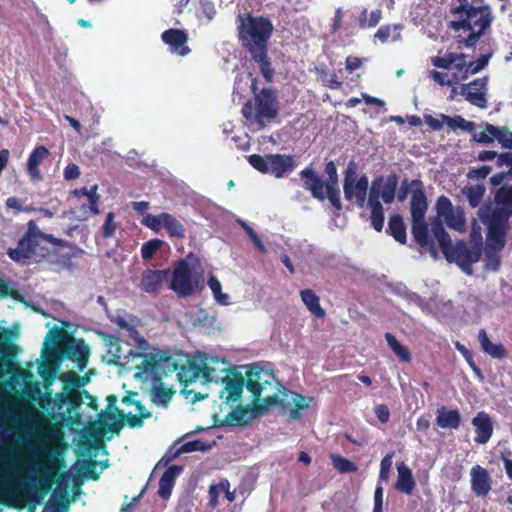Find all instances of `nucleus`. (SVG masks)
Masks as SVG:
<instances>
[{
  "label": "nucleus",
  "mask_w": 512,
  "mask_h": 512,
  "mask_svg": "<svg viewBox=\"0 0 512 512\" xmlns=\"http://www.w3.org/2000/svg\"><path fill=\"white\" fill-rule=\"evenodd\" d=\"M246 389L251 393L252 402L265 412L271 406L290 409V417L296 419L299 412L308 407L303 396L288 391L277 379L272 369L252 364L246 372Z\"/></svg>",
  "instance_id": "obj_1"
},
{
  "label": "nucleus",
  "mask_w": 512,
  "mask_h": 512,
  "mask_svg": "<svg viewBox=\"0 0 512 512\" xmlns=\"http://www.w3.org/2000/svg\"><path fill=\"white\" fill-rule=\"evenodd\" d=\"M451 13L458 16L457 20L450 22L449 28L456 33L454 39L459 49L475 48L481 37L490 30L494 20L488 4L476 7L467 0L453 7Z\"/></svg>",
  "instance_id": "obj_2"
},
{
  "label": "nucleus",
  "mask_w": 512,
  "mask_h": 512,
  "mask_svg": "<svg viewBox=\"0 0 512 512\" xmlns=\"http://www.w3.org/2000/svg\"><path fill=\"white\" fill-rule=\"evenodd\" d=\"M178 370L179 364L172 355L164 351H158L145 356L142 363L137 366L135 377L142 381L153 382L152 401L157 405L167 406L174 391L171 388L164 387L161 381L164 375Z\"/></svg>",
  "instance_id": "obj_3"
},
{
  "label": "nucleus",
  "mask_w": 512,
  "mask_h": 512,
  "mask_svg": "<svg viewBox=\"0 0 512 512\" xmlns=\"http://www.w3.org/2000/svg\"><path fill=\"white\" fill-rule=\"evenodd\" d=\"M431 232L439 244L443 255L448 262H455L467 275L473 274L472 265L478 262L482 255V238L471 247L462 240L452 244L450 235L445 230L443 223L438 219L431 221Z\"/></svg>",
  "instance_id": "obj_4"
},
{
  "label": "nucleus",
  "mask_w": 512,
  "mask_h": 512,
  "mask_svg": "<svg viewBox=\"0 0 512 512\" xmlns=\"http://www.w3.org/2000/svg\"><path fill=\"white\" fill-rule=\"evenodd\" d=\"M237 36L242 47L249 53L268 48L274 26L265 16L251 12L239 13L236 17Z\"/></svg>",
  "instance_id": "obj_5"
},
{
  "label": "nucleus",
  "mask_w": 512,
  "mask_h": 512,
  "mask_svg": "<svg viewBox=\"0 0 512 512\" xmlns=\"http://www.w3.org/2000/svg\"><path fill=\"white\" fill-rule=\"evenodd\" d=\"M45 243L63 245L61 239L42 232L34 220H29L27 230L18 240L15 248H8L7 255L16 263H27L31 259L44 258L48 254Z\"/></svg>",
  "instance_id": "obj_6"
},
{
  "label": "nucleus",
  "mask_w": 512,
  "mask_h": 512,
  "mask_svg": "<svg viewBox=\"0 0 512 512\" xmlns=\"http://www.w3.org/2000/svg\"><path fill=\"white\" fill-rule=\"evenodd\" d=\"M397 187L398 176L395 173L388 175L386 178L382 175L377 176L371 183L367 206L371 210V226L377 232L383 230L385 220L384 208L380 199H382L385 204H391L395 199Z\"/></svg>",
  "instance_id": "obj_7"
},
{
  "label": "nucleus",
  "mask_w": 512,
  "mask_h": 512,
  "mask_svg": "<svg viewBox=\"0 0 512 512\" xmlns=\"http://www.w3.org/2000/svg\"><path fill=\"white\" fill-rule=\"evenodd\" d=\"M254 97L247 100L242 106V116L249 123H256L260 129L265 127V121L278 116V101L274 90L263 88L256 93V84L252 83Z\"/></svg>",
  "instance_id": "obj_8"
},
{
  "label": "nucleus",
  "mask_w": 512,
  "mask_h": 512,
  "mask_svg": "<svg viewBox=\"0 0 512 512\" xmlns=\"http://www.w3.org/2000/svg\"><path fill=\"white\" fill-rule=\"evenodd\" d=\"M247 160L257 171L271 174L276 178H281L292 172L296 165L293 156L283 154H268L266 156L252 154L247 157Z\"/></svg>",
  "instance_id": "obj_9"
},
{
  "label": "nucleus",
  "mask_w": 512,
  "mask_h": 512,
  "mask_svg": "<svg viewBox=\"0 0 512 512\" xmlns=\"http://www.w3.org/2000/svg\"><path fill=\"white\" fill-rule=\"evenodd\" d=\"M198 281L193 275L192 268L186 260H179L175 263L169 288L179 297H188L195 293Z\"/></svg>",
  "instance_id": "obj_10"
},
{
  "label": "nucleus",
  "mask_w": 512,
  "mask_h": 512,
  "mask_svg": "<svg viewBox=\"0 0 512 512\" xmlns=\"http://www.w3.org/2000/svg\"><path fill=\"white\" fill-rule=\"evenodd\" d=\"M368 184V177L362 175L357 179L355 168L349 165L346 170L343 185L345 198L347 200L355 198L357 205L363 207L367 198Z\"/></svg>",
  "instance_id": "obj_11"
},
{
  "label": "nucleus",
  "mask_w": 512,
  "mask_h": 512,
  "mask_svg": "<svg viewBox=\"0 0 512 512\" xmlns=\"http://www.w3.org/2000/svg\"><path fill=\"white\" fill-rule=\"evenodd\" d=\"M484 223L487 225L486 245L503 249L509 230V218L491 212Z\"/></svg>",
  "instance_id": "obj_12"
},
{
  "label": "nucleus",
  "mask_w": 512,
  "mask_h": 512,
  "mask_svg": "<svg viewBox=\"0 0 512 512\" xmlns=\"http://www.w3.org/2000/svg\"><path fill=\"white\" fill-rule=\"evenodd\" d=\"M466 54L448 52L444 57L435 56L431 58V63L434 67L441 69H452L453 73L458 74L459 81L466 80L470 73L468 69V62L466 61Z\"/></svg>",
  "instance_id": "obj_13"
},
{
  "label": "nucleus",
  "mask_w": 512,
  "mask_h": 512,
  "mask_svg": "<svg viewBox=\"0 0 512 512\" xmlns=\"http://www.w3.org/2000/svg\"><path fill=\"white\" fill-rule=\"evenodd\" d=\"M90 348L83 339H76L74 336L64 343V348L59 353L60 358H67L75 361L80 370H83L89 360Z\"/></svg>",
  "instance_id": "obj_14"
},
{
  "label": "nucleus",
  "mask_w": 512,
  "mask_h": 512,
  "mask_svg": "<svg viewBox=\"0 0 512 512\" xmlns=\"http://www.w3.org/2000/svg\"><path fill=\"white\" fill-rule=\"evenodd\" d=\"M264 413V409L257 403H252L251 406L238 405L225 416V424L228 426H243L262 416Z\"/></svg>",
  "instance_id": "obj_15"
},
{
  "label": "nucleus",
  "mask_w": 512,
  "mask_h": 512,
  "mask_svg": "<svg viewBox=\"0 0 512 512\" xmlns=\"http://www.w3.org/2000/svg\"><path fill=\"white\" fill-rule=\"evenodd\" d=\"M487 78H477L469 82L468 84H463L461 87V95L465 97V99L481 109L487 107V99H486V89Z\"/></svg>",
  "instance_id": "obj_16"
},
{
  "label": "nucleus",
  "mask_w": 512,
  "mask_h": 512,
  "mask_svg": "<svg viewBox=\"0 0 512 512\" xmlns=\"http://www.w3.org/2000/svg\"><path fill=\"white\" fill-rule=\"evenodd\" d=\"M223 389L220 391V399L224 403H235L240 400L244 386L246 387V379L236 373L232 376H225L222 379Z\"/></svg>",
  "instance_id": "obj_17"
},
{
  "label": "nucleus",
  "mask_w": 512,
  "mask_h": 512,
  "mask_svg": "<svg viewBox=\"0 0 512 512\" xmlns=\"http://www.w3.org/2000/svg\"><path fill=\"white\" fill-rule=\"evenodd\" d=\"M412 194L410 202L411 221L425 220L428 209L427 197L421 180H412Z\"/></svg>",
  "instance_id": "obj_18"
},
{
  "label": "nucleus",
  "mask_w": 512,
  "mask_h": 512,
  "mask_svg": "<svg viewBox=\"0 0 512 512\" xmlns=\"http://www.w3.org/2000/svg\"><path fill=\"white\" fill-rule=\"evenodd\" d=\"M169 276V270L146 269L141 275L140 289L150 295L160 294Z\"/></svg>",
  "instance_id": "obj_19"
},
{
  "label": "nucleus",
  "mask_w": 512,
  "mask_h": 512,
  "mask_svg": "<svg viewBox=\"0 0 512 512\" xmlns=\"http://www.w3.org/2000/svg\"><path fill=\"white\" fill-rule=\"evenodd\" d=\"M162 41L169 46L171 53L186 56L191 52V49L186 45L188 41V34L185 30L170 28L161 34Z\"/></svg>",
  "instance_id": "obj_20"
},
{
  "label": "nucleus",
  "mask_w": 512,
  "mask_h": 512,
  "mask_svg": "<svg viewBox=\"0 0 512 512\" xmlns=\"http://www.w3.org/2000/svg\"><path fill=\"white\" fill-rule=\"evenodd\" d=\"M17 457L14 451L2 453L0 458V488L9 489L15 485L14 474L17 471Z\"/></svg>",
  "instance_id": "obj_21"
},
{
  "label": "nucleus",
  "mask_w": 512,
  "mask_h": 512,
  "mask_svg": "<svg viewBox=\"0 0 512 512\" xmlns=\"http://www.w3.org/2000/svg\"><path fill=\"white\" fill-rule=\"evenodd\" d=\"M471 489L477 495L485 497L491 490L492 480L488 471L480 465L471 468Z\"/></svg>",
  "instance_id": "obj_22"
},
{
  "label": "nucleus",
  "mask_w": 512,
  "mask_h": 512,
  "mask_svg": "<svg viewBox=\"0 0 512 512\" xmlns=\"http://www.w3.org/2000/svg\"><path fill=\"white\" fill-rule=\"evenodd\" d=\"M472 425L475 428V442L486 444L493 434V424L488 413L481 411L472 419Z\"/></svg>",
  "instance_id": "obj_23"
},
{
  "label": "nucleus",
  "mask_w": 512,
  "mask_h": 512,
  "mask_svg": "<svg viewBox=\"0 0 512 512\" xmlns=\"http://www.w3.org/2000/svg\"><path fill=\"white\" fill-rule=\"evenodd\" d=\"M50 152L44 145L36 146L30 153L27 160V174L32 181H41L40 164L49 157Z\"/></svg>",
  "instance_id": "obj_24"
},
{
  "label": "nucleus",
  "mask_w": 512,
  "mask_h": 512,
  "mask_svg": "<svg viewBox=\"0 0 512 512\" xmlns=\"http://www.w3.org/2000/svg\"><path fill=\"white\" fill-rule=\"evenodd\" d=\"M411 233L415 242L421 248H427L433 255L436 254L435 237L430 236L429 227L425 220L412 221Z\"/></svg>",
  "instance_id": "obj_25"
},
{
  "label": "nucleus",
  "mask_w": 512,
  "mask_h": 512,
  "mask_svg": "<svg viewBox=\"0 0 512 512\" xmlns=\"http://www.w3.org/2000/svg\"><path fill=\"white\" fill-rule=\"evenodd\" d=\"M215 369L204 364L202 367L195 362H189L188 366H181L178 375L181 382L186 384L193 382L200 374L206 381H211Z\"/></svg>",
  "instance_id": "obj_26"
},
{
  "label": "nucleus",
  "mask_w": 512,
  "mask_h": 512,
  "mask_svg": "<svg viewBox=\"0 0 512 512\" xmlns=\"http://www.w3.org/2000/svg\"><path fill=\"white\" fill-rule=\"evenodd\" d=\"M496 207L492 213L510 218L512 216V185H503L494 196Z\"/></svg>",
  "instance_id": "obj_27"
},
{
  "label": "nucleus",
  "mask_w": 512,
  "mask_h": 512,
  "mask_svg": "<svg viewBox=\"0 0 512 512\" xmlns=\"http://www.w3.org/2000/svg\"><path fill=\"white\" fill-rule=\"evenodd\" d=\"M72 335L68 334L63 328L54 326L52 329H50L46 336V344L49 342L53 346L49 350L47 348L44 349V355H55L57 352L58 354L61 352V349L64 348V343L69 338H71Z\"/></svg>",
  "instance_id": "obj_28"
},
{
  "label": "nucleus",
  "mask_w": 512,
  "mask_h": 512,
  "mask_svg": "<svg viewBox=\"0 0 512 512\" xmlns=\"http://www.w3.org/2000/svg\"><path fill=\"white\" fill-rule=\"evenodd\" d=\"M397 471L396 490L411 495L416 485L411 469L404 462H401L397 465Z\"/></svg>",
  "instance_id": "obj_29"
},
{
  "label": "nucleus",
  "mask_w": 512,
  "mask_h": 512,
  "mask_svg": "<svg viewBox=\"0 0 512 512\" xmlns=\"http://www.w3.org/2000/svg\"><path fill=\"white\" fill-rule=\"evenodd\" d=\"M182 470L183 468L181 466L172 465L164 471L159 480L158 494L161 498L168 499L170 497L175 483V478L182 472Z\"/></svg>",
  "instance_id": "obj_30"
},
{
  "label": "nucleus",
  "mask_w": 512,
  "mask_h": 512,
  "mask_svg": "<svg viewBox=\"0 0 512 512\" xmlns=\"http://www.w3.org/2000/svg\"><path fill=\"white\" fill-rule=\"evenodd\" d=\"M461 424V414L457 409L448 410L442 406L437 410L436 425L443 429H458Z\"/></svg>",
  "instance_id": "obj_31"
},
{
  "label": "nucleus",
  "mask_w": 512,
  "mask_h": 512,
  "mask_svg": "<svg viewBox=\"0 0 512 512\" xmlns=\"http://www.w3.org/2000/svg\"><path fill=\"white\" fill-rule=\"evenodd\" d=\"M496 166L501 168L503 166L508 167L507 171H501L499 173L494 174L490 177V183L493 186H498L502 184L504 181L512 180V152H503L500 153L498 159L496 160Z\"/></svg>",
  "instance_id": "obj_32"
},
{
  "label": "nucleus",
  "mask_w": 512,
  "mask_h": 512,
  "mask_svg": "<svg viewBox=\"0 0 512 512\" xmlns=\"http://www.w3.org/2000/svg\"><path fill=\"white\" fill-rule=\"evenodd\" d=\"M386 233L394 238L395 241L404 245L407 242L406 225L400 214L390 216Z\"/></svg>",
  "instance_id": "obj_33"
},
{
  "label": "nucleus",
  "mask_w": 512,
  "mask_h": 512,
  "mask_svg": "<svg viewBox=\"0 0 512 512\" xmlns=\"http://www.w3.org/2000/svg\"><path fill=\"white\" fill-rule=\"evenodd\" d=\"M478 340L482 350L495 359H503L507 356L506 349L501 343H492L485 329H480Z\"/></svg>",
  "instance_id": "obj_34"
},
{
  "label": "nucleus",
  "mask_w": 512,
  "mask_h": 512,
  "mask_svg": "<svg viewBox=\"0 0 512 512\" xmlns=\"http://www.w3.org/2000/svg\"><path fill=\"white\" fill-rule=\"evenodd\" d=\"M163 228L171 238L183 239L185 237L184 225L170 213L164 212Z\"/></svg>",
  "instance_id": "obj_35"
},
{
  "label": "nucleus",
  "mask_w": 512,
  "mask_h": 512,
  "mask_svg": "<svg viewBox=\"0 0 512 512\" xmlns=\"http://www.w3.org/2000/svg\"><path fill=\"white\" fill-rule=\"evenodd\" d=\"M252 60L259 64L260 71L267 81H271L274 75V69L271 66L268 56V48L249 53Z\"/></svg>",
  "instance_id": "obj_36"
},
{
  "label": "nucleus",
  "mask_w": 512,
  "mask_h": 512,
  "mask_svg": "<svg viewBox=\"0 0 512 512\" xmlns=\"http://www.w3.org/2000/svg\"><path fill=\"white\" fill-rule=\"evenodd\" d=\"M300 176L304 187L312 192L313 197L320 199V176L310 168L302 170Z\"/></svg>",
  "instance_id": "obj_37"
},
{
  "label": "nucleus",
  "mask_w": 512,
  "mask_h": 512,
  "mask_svg": "<svg viewBox=\"0 0 512 512\" xmlns=\"http://www.w3.org/2000/svg\"><path fill=\"white\" fill-rule=\"evenodd\" d=\"M114 413L121 419H123L128 427L130 428H140L144 424V419H148L152 417L151 412H141V414H132V413H125L123 410L119 409L118 407L114 408Z\"/></svg>",
  "instance_id": "obj_38"
},
{
  "label": "nucleus",
  "mask_w": 512,
  "mask_h": 512,
  "mask_svg": "<svg viewBox=\"0 0 512 512\" xmlns=\"http://www.w3.org/2000/svg\"><path fill=\"white\" fill-rule=\"evenodd\" d=\"M212 448V445L208 442L202 441L200 439L192 440L185 442L181 445L174 454L168 458V460H173L181 454L190 453L194 451H208Z\"/></svg>",
  "instance_id": "obj_39"
},
{
  "label": "nucleus",
  "mask_w": 512,
  "mask_h": 512,
  "mask_svg": "<svg viewBox=\"0 0 512 512\" xmlns=\"http://www.w3.org/2000/svg\"><path fill=\"white\" fill-rule=\"evenodd\" d=\"M485 191L486 189L483 185L476 184L464 187L462 194L467 198L469 205L472 208H476L481 204Z\"/></svg>",
  "instance_id": "obj_40"
},
{
  "label": "nucleus",
  "mask_w": 512,
  "mask_h": 512,
  "mask_svg": "<svg viewBox=\"0 0 512 512\" xmlns=\"http://www.w3.org/2000/svg\"><path fill=\"white\" fill-rule=\"evenodd\" d=\"M502 248H496L486 245L484 249L485 256V269L490 271H498L501 266V251Z\"/></svg>",
  "instance_id": "obj_41"
},
{
  "label": "nucleus",
  "mask_w": 512,
  "mask_h": 512,
  "mask_svg": "<svg viewBox=\"0 0 512 512\" xmlns=\"http://www.w3.org/2000/svg\"><path fill=\"white\" fill-rule=\"evenodd\" d=\"M385 339L387 341L388 346L391 348L393 353L402 361V362H410L411 361V353L409 349L402 345L397 338L391 334L386 333Z\"/></svg>",
  "instance_id": "obj_42"
},
{
  "label": "nucleus",
  "mask_w": 512,
  "mask_h": 512,
  "mask_svg": "<svg viewBox=\"0 0 512 512\" xmlns=\"http://www.w3.org/2000/svg\"><path fill=\"white\" fill-rule=\"evenodd\" d=\"M441 118L449 128L452 130L461 129L463 131L472 132L475 128V123L471 121H467L460 115H456L454 117L447 116L445 114H441Z\"/></svg>",
  "instance_id": "obj_43"
},
{
  "label": "nucleus",
  "mask_w": 512,
  "mask_h": 512,
  "mask_svg": "<svg viewBox=\"0 0 512 512\" xmlns=\"http://www.w3.org/2000/svg\"><path fill=\"white\" fill-rule=\"evenodd\" d=\"M498 132V126L486 123L484 126V130L478 134H474L473 139L478 143L489 145L493 143L494 140H497Z\"/></svg>",
  "instance_id": "obj_44"
},
{
  "label": "nucleus",
  "mask_w": 512,
  "mask_h": 512,
  "mask_svg": "<svg viewBox=\"0 0 512 512\" xmlns=\"http://www.w3.org/2000/svg\"><path fill=\"white\" fill-rule=\"evenodd\" d=\"M330 459L332 461L333 467L340 473L356 472L358 469L354 462L341 455L331 453Z\"/></svg>",
  "instance_id": "obj_45"
},
{
  "label": "nucleus",
  "mask_w": 512,
  "mask_h": 512,
  "mask_svg": "<svg viewBox=\"0 0 512 512\" xmlns=\"http://www.w3.org/2000/svg\"><path fill=\"white\" fill-rule=\"evenodd\" d=\"M447 226L456 231H463L465 228V217L460 209L453 210L451 214L443 217Z\"/></svg>",
  "instance_id": "obj_46"
},
{
  "label": "nucleus",
  "mask_w": 512,
  "mask_h": 512,
  "mask_svg": "<svg viewBox=\"0 0 512 512\" xmlns=\"http://www.w3.org/2000/svg\"><path fill=\"white\" fill-rule=\"evenodd\" d=\"M301 298L307 308L317 317H320L319 297L310 289L301 291Z\"/></svg>",
  "instance_id": "obj_47"
},
{
  "label": "nucleus",
  "mask_w": 512,
  "mask_h": 512,
  "mask_svg": "<svg viewBox=\"0 0 512 512\" xmlns=\"http://www.w3.org/2000/svg\"><path fill=\"white\" fill-rule=\"evenodd\" d=\"M429 77L440 86H454L459 82L457 73H452L451 77L449 78L445 72L431 70L429 72Z\"/></svg>",
  "instance_id": "obj_48"
},
{
  "label": "nucleus",
  "mask_w": 512,
  "mask_h": 512,
  "mask_svg": "<svg viewBox=\"0 0 512 512\" xmlns=\"http://www.w3.org/2000/svg\"><path fill=\"white\" fill-rule=\"evenodd\" d=\"M164 241L160 239H151L145 242L141 247V256L145 260H150L156 252L163 246Z\"/></svg>",
  "instance_id": "obj_49"
},
{
  "label": "nucleus",
  "mask_w": 512,
  "mask_h": 512,
  "mask_svg": "<svg viewBox=\"0 0 512 512\" xmlns=\"http://www.w3.org/2000/svg\"><path fill=\"white\" fill-rule=\"evenodd\" d=\"M435 208H436V212H437V217L433 221L438 219L440 222H441L440 218H443V217L447 216L448 214H451L452 211L455 210L452 205L451 200L444 195L438 197V199L436 201Z\"/></svg>",
  "instance_id": "obj_50"
},
{
  "label": "nucleus",
  "mask_w": 512,
  "mask_h": 512,
  "mask_svg": "<svg viewBox=\"0 0 512 512\" xmlns=\"http://www.w3.org/2000/svg\"><path fill=\"white\" fill-rule=\"evenodd\" d=\"M164 212L158 215H148L142 220V224L149 227L154 232H159L163 228Z\"/></svg>",
  "instance_id": "obj_51"
},
{
  "label": "nucleus",
  "mask_w": 512,
  "mask_h": 512,
  "mask_svg": "<svg viewBox=\"0 0 512 512\" xmlns=\"http://www.w3.org/2000/svg\"><path fill=\"white\" fill-rule=\"evenodd\" d=\"M63 382L67 388L77 390L84 385V378L74 372H69L64 376Z\"/></svg>",
  "instance_id": "obj_52"
},
{
  "label": "nucleus",
  "mask_w": 512,
  "mask_h": 512,
  "mask_svg": "<svg viewBox=\"0 0 512 512\" xmlns=\"http://www.w3.org/2000/svg\"><path fill=\"white\" fill-rule=\"evenodd\" d=\"M115 214L113 212H109L106 215L105 222L102 226V236L104 238H110L114 235L117 225L114 222Z\"/></svg>",
  "instance_id": "obj_53"
},
{
  "label": "nucleus",
  "mask_w": 512,
  "mask_h": 512,
  "mask_svg": "<svg viewBox=\"0 0 512 512\" xmlns=\"http://www.w3.org/2000/svg\"><path fill=\"white\" fill-rule=\"evenodd\" d=\"M208 285L211 289V291L213 292L214 294V297L222 304H225L226 303V300H227V295L226 294H223L221 292L222 290V287H221V284L220 282L218 281V279L214 276H211L208 280Z\"/></svg>",
  "instance_id": "obj_54"
},
{
  "label": "nucleus",
  "mask_w": 512,
  "mask_h": 512,
  "mask_svg": "<svg viewBox=\"0 0 512 512\" xmlns=\"http://www.w3.org/2000/svg\"><path fill=\"white\" fill-rule=\"evenodd\" d=\"M393 452L388 453L383 457L380 463L379 479L386 481L389 478V473L392 467Z\"/></svg>",
  "instance_id": "obj_55"
},
{
  "label": "nucleus",
  "mask_w": 512,
  "mask_h": 512,
  "mask_svg": "<svg viewBox=\"0 0 512 512\" xmlns=\"http://www.w3.org/2000/svg\"><path fill=\"white\" fill-rule=\"evenodd\" d=\"M497 141L503 148L512 150V132L508 129V127H499Z\"/></svg>",
  "instance_id": "obj_56"
},
{
  "label": "nucleus",
  "mask_w": 512,
  "mask_h": 512,
  "mask_svg": "<svg viewBox=\"0 0 512 512\" xmlns=\"http://www.w3.org/2000/svg\"><path fill=\"white\" fill-rule=\"evenodd\" d=\"M6 207L13 209L15 214L20 212H31L33 208L30 206H24L22 201L17 197H9L5 201Z\"/></svg>",
  "instance_id": "obj_57"
},
{
  "label": "nucleus",
  "mask_w": 512,
  "mask_h": 512,
  "mask_svg": "<svg viewBox=\"0 0 512 512\" xmlns=\"http://www.w3.org/2000/svg\"><path fill=\"white\" fill-rule=\"evenodd\" d=\"M67 505L68 501L66 499V493H64L59 499H51L43 512H60L61 508L66 509Z\"/></svg>",
  "instance_id": "obj_58"
},
{
  "label": "nucleus",
  "mask_w": 512,
  "mask_h": 512,
  "mask_svg": "<svg viewBox=\"0 0 512 512\" xmlns=\"http://www.w3.org/2000/svg\"><path fill=\"white\" fill-rule=\"evenodd\" d=\"M97 189H98V186L93 185L90 188V190H89L90 194L88 195L89 209L93 215H98L100 213V210L98 208L100 196H99V194H97Z\"/></svg>",
  "instance_id": "obj_59"
},
{
  "label": "nucleus",
  "mask_w": 512,
  "mask_h": 512,
  "mask_svg": "<svg viewBox=\"0 0 512 512\" xmlns=\"http://www.w3.org/2000/svg\"><path fill=\"white\" fill-rule=\"evenodd\" d=\"M490 55H480L476 61L468 62V69L470 74H476L488 65Z\"/></svg>",
  "instance_id": "obj_60"
},
{
  "label": "nucleus",
  "mask_w": 512,
  "mask_h": 512,
  "mask_svg": "<svg viewBox=\"0 0 512 512\" xmlns=\"http://www.w3.org/2000/svg\"><path fill=\"white\" fill-rule=\"evenodd\" d=\"M492 168L488 165H483L478 168H472L468 171V178L482 180L485 179L491 172Z\"/></svg>",
  "instance_id": "obj_61"
},
{
  "label": "nucleus",
  "mask_w": 512,
  "mask_h": 512,
  "mask_svg": "<svg viewBox=\"0 0 512 512\" xmlns=\"http://www.w3.org/2000/svg\"><path fill=\"white\" fill-rule=\"evenodd\" d=\"M327 195L332 206L338 211L341 210L342 204L339 190H336L332 186L327 185Z\"/></svg>",
  "instance_id": "obj_62"
},
{
  "label": "nucleus",
  "mask_w": 512,
  "mask_h": 512,
  "mask_svg": "<svg viewBox=\"0 0 512 512\" xmlns=\"http://www.w3.org/2000/svg\"><path fill=\"white\" fill-rule=\"evenodd\" d=\"M376 417L381 423H387L390 419V411L387 405L379 404L374 408Z\"/></svg>",
  "instance_id": "obj_63"
},
{
  "label": "nucleus",
  "mask_w": 512,
  "mask_h": 512,
  "mask_svg": "<svg viewBox=\"0 0 512 512\" xmlns=\"http://www.w3.org/2000/svg\"><path fill=\"white\" fill-rule=\"evenodd\" d=\"M97 461L90 459L86 462V470L85 477L92 480H97L99 478V474L96 472Z\"/></svg>",
  "instance_id": "obj_64"
}]
</instances>
